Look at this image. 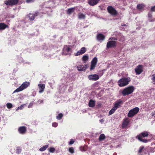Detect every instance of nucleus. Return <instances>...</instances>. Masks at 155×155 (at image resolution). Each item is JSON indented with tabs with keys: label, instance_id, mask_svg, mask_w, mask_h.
Instances as JSON below:
<instances>
[{
	"label": "nucleus",
	"instance_id": "f257e3e1",
	"mask_svg": "<svg viewBox=\"0 0 155 155\" xmlns=\"http://www.w3.org/2000/svg\"><path fill=\"white\" fill-rule=\"evenodd\" d=\"M130 81V77H123L118 81V83L120 87H124L128 84Z\"/></svg>",
	"mask_w": 155,
	"mask_h": 155
},
{
	"label": "nucleus",
	"instance_id": "f03ea898",
	"mask_svg": "<svg viewBox=\"0 0 155 155\" xmlns=\"http://www.w3.org/2000/svg\"><path fill=\"white\" fill-rule=\"evenodd\" d=\"M135 90L133 86H129L124 88L122 91V94L123 96L128 95L132 93Z\"/></svg>",
	"mask_w": 155,
	"mask_h": 155
},
{
	"label": "nucleus",
	"instance_id": "7ed1b4c3",
	"mask_svg": "<svg viewBox=\"0 0 155 155\" xmlns=\"http://www.w3.org/2000/svg\"><path fill=\"white\" fill-rule=\"evenodd\" d=\"M30 84V83L28 81H25L23 82L22 84L19 87L14 91L13 93L16 92H18L23 91L28 87Z\"/></svg>",
	"mask_w": 155,
	"mask_h": 155
},
{
	"label": "nucleus",
	"instance_id": "20e7f679",
	"mask_svg": "<svg viewBox=\"0 0 155 155\" xmlns=\"http://www.w3.org/2000/svg\"><path fill=\"white\" fill-rule=\"evenodd\" d=\"M148 134L147 132H142L139 135H137L136 138L140 141L142 142L143 143H146L148 141V140L142 138L143 137H144L148 136Z\"/></svg>",
	"mask_w": 155,
	"mask_h": 155
},
{
	"label": "nucleus",
	"instance_id": "39448f33",
	"mask_svg": "<svg viewBox=\"0 0 155 155\" xmlns=\"http://www.w3.org/2000/svg\"><path fill=\"white\" fill-rule=\"evenodd\" d=\"M140 109L138 107H136L129 110L127 114V116L129 117H133L134 115L137 114L139 111Z\"/></svg>",
	"mask_w": 155,
	"mask_h": 155
},
{
	"label": "nucleus",
	"instance_id": "423d86ee",
	"mask_svg": "<svg viewBox=\"0 0 155 155\" xmlns=\"http://www.w3.org/2000/svg\"><path fill=\"white\" fill-rule=\"evenodd\" d=\"M107 10L108 12L112 15H116L117 14V12L116 9L111 6H108Z\"/></svg>",
	"mask_w": 155,
	"mask_h": 155
},
{
	"label": "nucleus",
	"instance_id": "0eeeda50",
	"mask_svg": "<svg viewBox=\"0 0 155 155\" xmlns=\"http://www.w3.org/2000/svg\"><path fill=\"white\" fill-rule=\"evenodd\" d=\"M18 0H6L4 3L7 5H12L16 4Z\"/></svg>",
	"mask_w": 155,
	"mask_h": 155
},
{
	"label": "nucleus",
	"instance_id": "6e6552de",
	"mask_svg": "<svg viewBox=\"0 0 155 155\" xmlns=\"http://www.w3.org/2000/svg\"><path fill=\"white\" fill-rule=\"evenodd\" d=\"M97 59L96 57H94L92 60L91 61V64L90 69L92 70L94 69L95 67V66L97 64Z\"/></svg>",
	"mask_w": 155,
	"mask_h": 155
},
{
	"label": "nucleus",
	"instance_id": "1a4fd4ad",
	"mask_svg": "<svg viewBox=\"0 0 155 155\" xmlns=\"http://www.w3.org/2000/svg\"><path fill=\"white\" fill-rule=\"evenodd\" d=\"M71 50L69 46H65L63 49L62 54L64 55H66L69 54V52Z\"/></svg>",
	"mask_w": 155,
	"mask_h": 155
},
{
	"label": "nucleus",
	"instance_id": "9d476101",
	"mask_svg": "<svg viewBox=\"0 0 155 155\" xmlns=\"http://www.w3.org/2000/svg\"><path fill=\"white\" fill-rule=\"evenodd\" d=\"M88 78L90 80L96 81L99 79V77L96 74H91L88 76Z\"/></svg>",
	"mask_w": 155,
	"mask_h": 155
},
{
	"label": "nucleus",
	"instance_id": "9b49d317",
	"mask_svg": "<svg viewBox=\"0 0 155 155\" xmlns=\"http://www.w3.org/2000/svg\"><path fill=\"white\" fill-rule=\"evenodd\" d=\"M146 153H147L146 149L144 147H140L138 151V155H144L143 154Z\"/></svg>",
	"mask_w": 155,
	"mask_h": 155
},
{
	"label": "nucleus",
	"instance_id": "f8f14e48",
	"mask_svg": "<svg viewBox=\"0 0 155 155\" xmlns=\"http://www.w3.org/2000/svg\"><path fill=\"white\" fill-rule=\"evenodd\" d=\"M135 71L136 74L139 75L143 71L142 67L141 65H140L137 66L135 69Z\"/></svg>",
	"mask_w": 155,
	"mask_h": 155
},
{
	"label": "nucleus",
	"instance_id": "ddd939ff",
	"mask_svg": "<svg viewBox=\"0 0 155 155\" xmlns=\"http://www.w3.org/2000/svg\"><path fill=\"white\" fill-rule=\"evenodd\" d=\"M38 15V13L37 12H35L34 13H30L28 15L29 19L31 21L33 20Z\"/></svg>",
	"mask_w": 155,
	"mask_h": 155
},
{
	"label": "nucleus",
	"instance_id": "4468645a",
	"mask_svg": "<svg viewBox=\"0 0 155 155\" xmlns=\"http://www.w3.org/2000/svg\"><path fill=\"white\" fill-rule=\"evenodd\" d=\"M86 50V48L82 47L81 48L80 50L77 51V53L75 54V55L76 56H77L83 54L85 53Z\"/></svg>",
	"mask_w": 155,
	"mask_h": 155
},
{
	"label": "nucleus",
	"instance_id": "2eb2a0df",
	"mask_svg": "<svg viewBox=\"0 0 155 155\" xmlns=\"http://www.w3.org/2000/svg\"><path fill=\"white\" fill-rule=\"evenodd\" d=\"M114 33L113 36H114V35H115L118 38V39L120 41L122 42L124 40V37L121 34L118 33L117 32H115Z\"/></svg>",
	"mask_w": 155,
	"mask_h": 155
},
{
	"label": "nucleus",
	"instance_id": "dca6fc26",
	"mask_svg": "<svg viewBox=\"0 0 155 155\" xmlns=\"http://www.w3.org/2000/svg\"><path fill=\"white\" fill-rule=\"evenodd\" d=\"M116 45V42L115 41H108L107 45V48H110L114 47Z\"/></svg>",
	"mask_w": 155,
	"mask_h": 155
},
{
	"label": "nucleus",
	"instance_id": "f3484780",
	"mask_svg": "<svg viewBox=\"0 0 155 155\" xmlns=\"http://www.w3.org/2000/svg\"><path fill=\"white\" fill-rule=\"evenodd\" d=\"M122 101L120 99L117 100L115 103L114 107L117 109L121 107V104H122Z\"/></svg>",
	"mask_w": 155,
	"mask_h": 155
},
{
	"label": "nucleus",
	"instance_id": "a211bd4d",
	"mask_svg": "<svg viewBox=\"0 0 155 155\" xmlns=\"http://www.w3.org/2000/svg\"><path fill=\"white\" fill-rule=\"evenodd\" d=\"M97 38L98 41L101 42L104 40L105 36L102 34H98L97 36Z\"/></svg>",
	"mask_w": 155,
	"mask_h": 155
},
{
	"label": "nucleus",
	"instance_id": "6ab92c4d",
	"mask_svg": "<svg viewBox=\"0 0 155 155\" xmlns=\"http://www.w3.org/2000/svg\"><path fill=\"white\" fill-rule=\"evenodd\" d=\"M38 87L39 89V93H42L45 88V85L43 84H38Z\"/></svg>",
	"mask_w": 155,
	"mask_h": 155
},
{
	"label": "nucleus",
	"instance_id": "aec40b11",
	"mask_svg": "<svg viewBox=\"0 0 155 155\" xmlns=\"http://www.w3.org/2000/svg\"><path fill=\"white\" fill-rule=\"evenodd\" d=\"M18 130L20 134H24L25 133L26 131V128L25 126L20 127H19Z\"/></svg>",
	"mask_w": 155,
	"mask_h": 155
},
{
	"label": "nucleus",
	"instance_id": "412c9836",
	"mask_svg": "<svg viewBox=\"0 0 155 155\" xmlns=\"http://www.w3.org/2000/svg\"><path fill=\"white\" fill-rule=\"evenodd\" d=\"M129 121L128 118H125L124 121L122 124V127L124 128L126 127L129 124Z\"/></svg>",
	"mask_w": 155,
	"mask_h": 155
},
{
	"label": "nucleus",
	"instance_id": "4be33fe9",
	"mask_svg": "<svg viewBox=\"0 0 155 155\" xmlns=\"http://www.w3.org/2000/svg\"><path fill=\"white\" fill-rule=\"evenodd\" d=\"M99 0H89L88 3L91 5L94 6L96 5Z\"/></svg>",
	"mask_w": 155,
	"mask_h": 155
},
{
	"label": "nucleus",
	"instance_id": "5701e85b",
	"mask_svg": "<svg viewBox=\"0 0 155 155\" xmlns=\"http://www.w3.org/2000/svg\"><path fill=\"white\" fill-rule=\"evenodd\" d=\"M8 26L4 23H0V30H4L6 28H8Z\"/></svg>",
	"mask_w": 155,
	"mask_h": 155
},
{
	"label": "nucleus",
	"instance_id": "b1692460",
	"mask_svg": "<svg viewBox=\"0 0 155 155\" xmlns=\"http://www.w3.org/2000/svg\"><path fill=\"white\" fill-rule=\"evenodd\" d=\"M89 106L91 107H93L95 106V101L92 100H91L89 103Z\"/></svg>",
	"mask_w": 155,
	"mask_h": 155
},
{
	"label": "nucleus",
	"instance_id": "393cba45",
	"mask_svg": "<svg viewBox=\"0 0 155 155\" xmlns=\"http://www.w3.org/2000/svg\"><path fill=\"white\" fill-rule=\"evenodd\" d=\"M145 5L143 4H139L137 5V9L140 11H142Z\"/></svg>",
	"mask_w": 155,
	"mask_h": 155
},
{
	"label": "nucleus",
	"instance_id": "a878e982",
	"mask_svg": "<svg viewBox=\"0 0 155 155\" xmlns=\"http://www.w3.org/2000/svg\"><path fill=\"white\" fill-rule=\"evenodd\" d=\"M85 15L82 13H80L78 14V18L79 19H84L85 18Z\"/></svg>",
	"mask_w": 155,
	"mask_h": 155
},
{
	"label": "nucleus",
	"instance_id": "bb28decb",
	"mask_svg": "<svg viewBox=\"0 0 155 155\" xmlns=\"http://www.w3.org/2000/svg\"><path fill=\"white\" fill-rule=\"evenodd\" d=\"M77 68L79 71H83L86 70V68L84 65H80L78 66Z\"/></svg>",
	"mask_w": 155,
	"mask_h": 155
},
{
	"label": "nucleus",
	"instance_id": "cd10ccee",
	"mask_svg": "<svg viewBox=\"0 0 155 155\" xmlns=\"http://www.w3.org/2000/svg\"><path fill=\"white\" fill-rule=\"evenodd\" d=\"M48 147V144L40 148L39 150L41 151H43L45 150Z\"/></svg>",
	"mask_w": 155,
	"mask_h": 155
},
{
	"label": "nucleus",
	"instance_id": "c85d7f7f",
	"mask_svg": "<svg viewBox=\"0 0 155 155\" xmlns=\"http://www.w3.org/2000/svg\"><path fill=\"white\" fill-rule=\"evenodd\" d=\"M88 56L87 54L84 55L82 58V60L84 62L87 61L88 60Z\"/></svg>",
	"mask_w": 155,
	"mask_h": 155
},
{
	"label": "nucleus",
	"instance_id": "c756f323",
	"mask_svg": "<svg viewBox=\"0 0 155 155\" xmlns=\"http://www.w3.org/2000/svg\"><path fill=\"white\" fill-rule=\"evenodd\" d=\"M105 136L104 134H101L99 138V141H101L104 140L105 139Z\"/></svg>",
	"mask_w": 155,
	"mask_h": 155
},
{
	"label": "nucleus",
	"instance_id": "7c9ffc66",
	"mask_svg": "<svg viewBox=\"0 0 155 155\" xmlns=\"http://www.w3.org/2000/svg\"><path fill=\"white\" fill-rule=\"evenodd\" d=\"M116 110V108H115L114 107L112 108L109 112V115H110L113 114Z\"/></svg>",
	"mask_w": 155,
	"mask_h": 155
},
{
	"label": "nucleus",
	"instance_id": "2f4dec72",
	"mask_svg": "<svg viewBox=\"0 0 155 155\" xmlns=\"http://www.w3.org/2000/svg\"><path fill=\"white\" fill-rule=\"evenodd\" d=\"M152 17V15L151 14H148V18L150 22L154 21H155V18L151 19V18Z\"/></svg>",
	"mask_w": 155,
	"mask_h": 155
},
{
	"label": "nucleus",
	"instance_id": "473e14b6",
	"mask_svg": "<svg viewBox=\"0 0 155 155\" xmlns=\"http://www.w3.org/2000/svg\"><path fill=\"white\" fill-rule=\"evenodd\" d=\"M63 117V114L62 113L59 114L58 115L56 116V119L58 120H60L61 118Z\"/></svg>",
	"mask_w": 155,
	"mask_h": 155
},
{
	"label": "nucleus",
	"instance_id": "72a5a7b5",
	"mask_svg": "<svg viewBox=\"0 0 155 155\" xmlns=\"http://www.w3.org/2000/svg\"><path fill=\"white\" fill-rule=\"evenodd\" d=\"M74 8H69L67 11V12L69 14H70L71 13L74 11Z\"/></svg>",
	"mask_w": 155,
	"mask_h": 155
},
{
	"label": "nucleus",
	"instance_id": "f704fd0d",
	"mask_svg": "<svg viewBox=\"0 0 155 155\" xmlns=\"http://www.w3.org/2000/svg\"><path fill=\"white\" fill-rule=\"evenodd\" d=\"M6 105L8 109L11 108L12 107V104L9 103H7Z\"/></svg>",
	"mask_w": 155,
	"mask_h": 155
},
{
	"label": "nucleus",
	"instance_id": "c9c22d12",
	"mask_svg": "<svg viewBox=\"0 0 155 155\" xmlns=\"http://www.w3.org/2000/svg\"><path fill=\"white\" fill-rule=\"evenodd\" d=\"M25 105V104H22L20 106L18 107L16 109V110L17 111L19 110H22L23 108L24 107V106Z\"/></svg>",
	"mask_w": 155,
	"mask_h": 155
},
{
	"label": "nucleus",
	"instance_id": "e433bc0d",
	"mask_svg": "<svg viewBox=\"0 0 155 155\" xmlns=\"http://www.w3.org/2000/svg\"><path fill=\"white\" fill-rule=\"evenodd\" d=\"M49 152L52 153H54L55 150V149L53 147H50L48 149Z\"/></svg>",
	"mask_w": 155,
	"mask_h": 155
},
{
	"label": "nucleus",
	"instance_id": "4c0bfd02",
	"mask_svg": "<svg viewBox=\"0 0 155 155\" xmlns=\"http://www.w3.org/2000/svg\"><path fill=\"white\" fill-rule=\"evenodd\" d=\"M21 149L19 147H18L17 148V149H16V152L18 154L21 152Z\"/></svg>",
	"mask_w": 155,
	"mask_h": 155
},
{
	"label": "nucleus",
	"instance_id": "58836bf2",
	"mask_svg": "<svg viewBox=\"0 0 155 155\" xmlns=\"http://www.w3.org/2000/svg\"><path fill=\"white\" fill-rule=\"evenodd\" d=\"M69 151L71 153H74V149L72 147L70 148L69 149Z\"/></svg>",
	"mask_w": 155,
	"mask_h": 155
},
{
	"label": "nucleus",
	"instance_id": "ea45409f",
	"mask_svg": "<svg viewBox=\"0 0 155 155\" xmlns=\"http://www.w3.org/2000/svg\"><path fill=\"white\" fill-rule=\"evenodd\" d=\"M74 141L73 139H71L70 140V141L69 142V143H68L69 145H71L73 144L74 143Z\"/></svg>",
	"mask_w": 155,
	"mask_h": 155
},
{
	"label": "nucleus",
	"instance_id": "a19ab883",
	"mask_svg": "<svg viewBox=\"0 0 155 155\" xmlns=\"http://www.w3.org/2000/svg\"><path fill=\"white\" fill-rule=\"evenodd\" d=\"M52 125L54 127H56L58 125V124L56 122H54L52 123Z\"/></svg>",
	"mask_w": 155,
	"mask_h": 155
},
{
	"label": "nucleus",
	"instance_id": "79ce46f5",
	"mask_svg": "<svg viewBox=\"0 0 155 155\" xmlns=\"http://www.w3.org/2000/svg\"><path fill=\"white\" fill-rule=\"evenodd\" d=\"M109 40H117V38L114 37H112L110 38L109 39Z\"/></svg>",
	"mask_w": 155,
	"mask_h": 155
},
{
	"label": "nucleus",
	"instance_id": "37998d69",
	"mask_svg": "<svg viewBox=\"0 0 155 155\" xmlns=\"http://www.w3.org/2000/svg\"><path fill=\"white\" fill-rule=\"evenodd\" d=\"M33 105V103H30L28 106V107L30 108Z\"/></svg>",
	"mask_w": 155,
	"mask_h": 155
},
{
	"label": "nucleus",
	"instance_id": "c03bdc74",
	"mask_svg": "<svg viewBox=\"0 0 155 155\" xmlns=\"http://www.w3.org/2000/svg\"><path fill=\"white\" fill-rule=\"evenodd\" d=\"M152 77H153L152 78V80L153 81L155 82V74L153 75L152 76Z\"/></svg>",
	"mask_w": 155,
	"mask_h": 155
},
{
	"label": "nucleus",
	"instance_id": "a18cd8bd",
	"mask_svg": "<svg viewBox=\"0 0 155 155\" xmlns=\"http://www.w3.org/2000/svg\"><path fill=\"white\" fill-rule=\"evenodd\" d=\"M104 119H101L99 120V122L101 124H103L104 122Z\"/></svg>",
	"mask_w": 155,
	"mask_h": 155
},
{
	"label": "nucleus",
	"instance_id": "49530a36",
	"mask_svg": "<svg viewBox=\"0 0 155 155\" xmlns=\"http://www.w3.org/2000/svg\"><path fill=\"white\" fill-rule=\"evenodd\" d=\"M152 116L155 118V111L151 113Z\"/></svg>",
	"mask_w": 155,
	"mask_h": 155
},
{
	"label": "nucleus",
	"instance_id": "de8ad7c7",
	"mask_svg": "<svg viewBox=\"0 0 155 155\" xmlns=\"http://www.w3.org/2000/svg\"><path fill=\"white\" fill-rule=\"evenodd\" d=\"M151 10L153 11H155V6L152 7L151 8Z\"/></svg>",
	"mask_w": 155,
	"mask_h": 155
},
{
	"label": "nucleus",
	"instance_id": "09e8293b",
	"mask_svg": "<svg viewBox=\"0 0 155 155\" xmlns=\"http://www.w3.org/2000/svg\"><path fill=\"white\" fill-rule=\"evenodd\" d=\"M43 100H39L38 101V103H43Z\"/></svg>",
	"mask_w": 155,
	"mask_h": 155
},
{
	"label": "nucleus",
	"instance_id": "8fccbe9b",
	"mask_svg": "<svg viewBox=\"0 0 155 155\" xmlns=\"http://www.w3.org/2000/svg\"><path fill=\"white\" fill-rule=\"evenodd\" d=\"M32 1V0H26V2L28 3L31 2Z\"/></svg>",
	"mask_w": 155,
	"mask_h": 155
},
{
	"label": "nucleus",
	"instance_id": "3c124183",
	"mask_svg": "<svg viewBox=\"0 0 155 155\" xmlns=\"http://www.w3.org/2000/svg\"><path fill=\"white\" fill-rule=\"evenodd\" d=\"M84 67H85V68H86V69L88 67V65L86 64L84 66Z\"/></svg>",
	"mask_w": 155,
	"mask_h": 155
},
{
	"label": "nucleus",
	"instance_id": "603ef678",
	"mask_svg": "<svg viewBox=\"0 0 155 155\" xmlns=\"http://www.w3.org/2000/svg\"><path fill=\"white\" fill-rule=\"evenodd\" d=\"M114 155H115V153H114Z\"/></svg>",
	"mask_w": 155,
	"mask_h": 155
},
{
	"label": "nucleus",
	"instance_id": "864d4df0",
	"mask_svg": "<svg viewBox=\"0 0 155 155\" xmlns=\"http://www.w3.org/2000/svg\"><path fill=\"white\" fill-rule=\"evenodd\" d=\"M114 155H115V153H114Z\"/></svg>",
	"mask_w": 155,
	"mask_h": 155
}]
</instances>
